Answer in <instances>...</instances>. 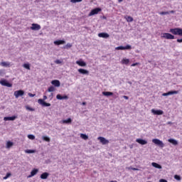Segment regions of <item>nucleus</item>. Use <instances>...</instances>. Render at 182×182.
I'll return each mask as SVG.
<instances>
[{"label": "nucleus", "instance_id": "obj_1", "mask_svg": "<svg viewBox=\"0 0 182 182\" xmlns=\"http://www.w3.org/2000/svg\"><path fill=\"white\" fill-rule=\"evenodd\" d=\"M169 32L172 33V35H178V36H182V28H171ZM178 43H182V38H178L176 40Z\"/></svg>", "mask_w": 182, "mask_h": 182}, {"label": "nucleus", "instance_id": "obj_2", "mask_svg": "<svg viewBox=\"0 0 182 182\" xmlns=\"http://www.w3.org/2000/svg\"><path fill=\"white\" fill-rule=\"evenodd\" d=\"M46 99H48V97L46 95H44L43 100L39 99L38 100V103H39V105H41V106H43V107H49V106H50V103L46 102L44 100H46Z\"/></svg>", "mask_w": 182, "mask_h": 182}, {"label": "nucleus", "instance_id": "obj_3", "mask_svg": "<svg viewBox=\"0 0 182 182\" xmlns=\"http://www.w3.org/2000/svg\"><path fill=\"white\" fill-rule=\"evenodd\" d=\"M161 38H164V39H176V37L174 36V35L170 33H164L161 35Z\"/></svg>", "mask_w": 182, "mask_h": 182}, {"label": "nucleus", "instance_id": "obj_4", "mask_svg": "<svg viewBox=\"0 0 182 182\" xmlns=\"http://www.w3.org/2000/svg\"><path fill=\"white\" fill-rule=\"evenodd\" d=\"M102 11V9L100 8H96L92 10H91V11L89 14V16H93V15H97V14H99V12Z\"/></svg>", "mask_w": 182, "mask_h": 182}, {"label": "nucleus", "instance_id": "obj_5", "mask_svg": "<svg viewBox=\"0 0 182 182\" xmlns=\"http://www.w3.org/2000/svg\"><path fill=\"white\" fill-rule=\"evenodd\" d=\"M152 143H154V144H156V146H159V147H164V144L159 139H152Z\"/></svg>", "mask_w": 182, "mask_h": 182}, {"label": "nucleus", "instance_id": "obj_6", "mask_svg": "<svg viewBox=\"0 0 182 182\" xmlns=\"http://www.w3.org/2000/svg\"><path fill=\"white\" fill-rule=\"evenodd\" d=\"M116 50H126L127 49L130 50L132 49V46L127 45L126 46H118L115 48Z\"/></svg>", "mask_w": 182, "mask_h": 182}, {"label": "nucleus", "instance_id": "obj_7", "mask_svg": "<svg viewBox=\"0 0 182 182\" xmlns=\"http://www.w3.org/2000/svg\"><path fill=\"white\" fill-rule=\"evenodd\" d=\"M0 85H1V86H6L7 87H12V84L8 82L6 80H0Z\"/></svg>", "mask_w": 182, "mask_h": 182}, {"label": "nucleus", "instance_id": "obj_8", "mask_svg": "<svg viewBox=\"0 0 182 182\" xmlns=\"http://www.w3.org/2000/svg\"><path fill=\"white\" fill-rule=\"evenodd\" d=\"M23 95H25V92H23V90H17L14 92V96L16 99H18V97H19V96H23Z\"/></svg>", "mask_w": 182, "mask_h": 182}, {"label": "nucleus", "instance_id": "obj_9", "mask_svg": "<svg viewBox=\"0 0 182 182\" xmlns=\"http://www.w3.org/2000/svg\"><path fill=\"white\" fill-rule=\"evenodd\" d=\"M97 140H99L100 141V143H102V144H103V145L109 144V140L106 139V138H105L103 136H99L97 138Z\"/></svg>", "mask_w": 182, "mask_h": 182}, {"label": "nucleus", "instance_id": "obj_10", "mask_svg": "<svg viewBox=\"0 0 182 182\" xmlns=\"http://www.w3.org/2000/svg\"><path fill=\"white\" fill-rule=\"evenodd\" d=\"M151 113H153V114H156V116H160L161 114H164V112H163V110L161 109L156 110L154 109H152Z\"/></svg>", "mask_w": 182, "mask_h": 182}, {"label": "nucleus", "instance_id": "obj_11", "mask_svg": "<svg viewBox=\"0 0 182 182\" xmlns=\"http://www.w3.org/2000/svg\"><path fill=\"white\" fill-rule=\"evenodd\" d=\"M31 31H40L41 25L38 23H33L32 26L31 27Z\"/></svg>", "mask_w": 182, "mask_h": 182}, {"label": "nucleus", "instance_id": "obj_12", "mask_svg": "<svg viewBox=\"0 0 182 182\" xmlns=\"http://www.w3.org/2000/svg\"><path fill=\"white\" fill-rule=\"evenodd\" d=\"M77 72H78L80 75H89V70H85V69H83V68H79V69L77 70Z\"/></svg>", "mask_w": 182, "mask_h": 182}, {"label": "nucleus", "instance_id": "obj_13", "mask_svg": "<svg viewBox=\"0 0 182 182\" xmlns=\"http://www.w3.org/2000/svg\"><path fill=\"white\" fill-rule=\"evenodd\" d=\"M39 170L38 168H34L31 171V174L28 176V178H31V177H33V176H36L38 174Z\"/></svg>", "mask_w": 182, "mask_h": 182}, {"label": "nucleus", "instance_id": "obj_14", "mask_svg": "<svg viewBox=\"0 0 182 182\" xmlns=\"http://www.w3.org/2000/svg\"><path fill=\"white\" fill-rule=\"evenodd\" d=\"M178 91L174 90V91H169L168 92H165L162 94V96H170L171 95H178Z\"/></svg>", "mask_w": 182, "mask_h": 182}, {"label": "nucleus", "instance_id": "obj_15", "mask_svg": "<svg viewBox=\"0 0 182 182\" xmlns=\"http://www.w3.org/2000/svg\"><path fill=\"white\" fill-rule=\"evenodd\" d=\"M51 84H53L55 87H59V86H60V81L58 80H53L51 81Z\"/></svg>", "mask_w": 182, "mask_h": 182}, {"label": "nucleus", "instance_id": "obj_16", "mask_svg": "<svg viewBox=\"0 0 182 182\" xmlns=\"http://www.w3.org/2000/svg\"><path fill=\"white\" fill-rule=\"evenodd\" d=\"M99 38H104L105 39H107L110 36L107 33H100L98 34Z\"/></svg>", "mask_w": 182, "mask_h": 182}, {"label": "nucleus", "instance_id": "obj_17", "mask_svg": "<svg viewBox=\"0 0 182 182\" xmlns=\"http://www.w3.org/2000/svg\"><path fill=\"white\" fill-rule=\"evenodd\" d=\"M17 118H18V117H16V116L5 117L4 118V122H8V121H9V120L14 121V120H15V119H17Z\"/></svg>", "mask_w": 182, "mask_h": 182}, {"label": "nucleus", "instance_id": "obj_18", "mask_svg": "<svg viewBox=\"0 0 182 182\" xmlns=\"http://www.w3.org/2000/svg\"><path fill=\"white\" fill-rule=\"evenodd\" d=\"M136 143H139V144H142V146H144V144H147V141L142 139H136Z\"/></svg>", "mask_w": 182, "mask_h": 182}, {"label": "nucleus", "instance_id": "obj_19", "mask_svg": "<svg viewBox=\"0 0 182 182\" xmlns=\"http://www.w3.org/2000/svg\"><path fill=\"white\" fill-rule=\"evenodd\" d=\"M168 141L173 144V146H178V141L174 139H168Z\"/></svg>", "mask_w": 182, "mask_h": 182}, {"label": "nucleus", "instance_id": "obj_20", "mask_svg": "<svg viewBox=\"0 0 182 182\" xmlns=\"http://www.w3.org/2000/svg\"><path fill=\"white\" fill-rule=\"evenodd\" d=\"M49 177V173L48 172H44L43 173L40 178H41V180H46V178H48Z\"/></svg>", "mask_w": 182, "mask_h": 182}, {"label": "nucleus", "instance_id": "obj_21", "mask_svg": "<svg viewBox=\"0 0 182 182\" xmlns=\"http://www.w3.org/2000/svg\"><path fill=\"white\" fill-rule=\"evenodd\" d=\"M56 99H58V100H63V99H69V97H68V95H64V96H62L60 95H57L56 96Z\"/></svg>", "mask_w": 182, "mask_h": 182}, {"label": "nucleus", "instance_id": "obj_22", "mask_svg": "<svg viewBox=\"0 0 182 182\" xmlns=\"http://www.w3.org/2000/svg\"><path fill=\"white\" fill-rule=\"evenodd\" d=\"M65 43H66V42L63 40H58L54 41V44L57 45L58 46H59V45H65Z\"/></svg>", "mask_w": 182, "mask_h": 182}, {"label": "nucleus", "instance_id": "obj_23", "mask_svg": "<svg viewBox=\"0 0 182 182\" xmlns=\"http://www.w3.org/2000/svg\"><path fill=\"white\" fill-rule=\"evenodd\" d=\"M76 64L78 65V66H81L82 68L86 66V63L83 60H77Z\"/></svg>", "mask_w": 182, "mask_h": 182}, {"label": "nucleus", "instance_id": "obj_24", "mask_svg": "<svg viewBox=\"0 0 182 182\" xmlns=\"http://www.w3.org/2000/svg\"><path fill=\"white\" fill-rule=\"evenodd\" d=\"M129 63H130V60L127 58H123L121 61V63L122 65H129Z\"/></svg>", "mask_w": 182, "mask_h": 182}, {"label": "nucleus", "instance_id": "obj_25", "mask_svg": "<svg viewBox=\"0 0 182 182\" xmlns=\"http://www.w3.org/2000/svg\"><path fill=\"white\" fill-rule=\"evenodd\" d=\"M0 65L1 66H3L4 68H9L11 66V63L8 62H1Z\"/></svg>", "mask_w": 182, "mask_h": 182}, {"label": "nucleus", "instance_id": "obj_26", "mask_svg": "<svg viewBox=\"0 0 182 182\" xmlns=\"http://www.w3.org/2000/svg\"><path fill=\"white\" fill-rule=\"evenodd\" d=\"M151 166H153V167H155V168H159V169L162 168L161 165H160L156 162H152Z\"/></svg>", "mask_w": 182, "mask_h": 182}, {"label": "nucleus", "instance_id": "obj_27", "mask_svg": "<svg viewBox=\"0 0 182 182\" xmlns=\"http://www.w3.org/2000/svg\"><path fill=\"white\" fill-rule=\"evenodd\" d=\"M23 68H24V69H27V70H31V64L30 63H24L23 65Z\"/></svg>", "mask_w": 182, "mask_h": 182}, {"label": "nucleus", "instance_id": "obj_28", "mask_svg": "<svg viewBox=\"0 0 182 182\" xmlns=\"http://www.w3.org/2000/svg\"><path fill=\"white\" fill-rule=\"evenodd\" d=\"M12 146H14V142L9 141L6 143V149H11V147H12Z\"/></svg>", "mask_w": 182, "mask_h": 182}, {"label": "nucleus", "instance_id": "obj_29", "mask_svg": "<svg viewBox=\"0 0 182 182\" xmlns=\"http://www.w3.org/2000/svg\"><path fill=\"white\" fill-rule=\"evenodd\" d=\"M103 96H113V92H102Z\"/></svg>", "mask_w": 182, "mask_h": 182}, {"label": "nucleus", "instance_id": "obj_30", "mask_svg": "<svg viewBox=\"0 0 182 182\" xmlns=\"http://www.w3.org/2000/svg\"><path fill=\"white\" fill-rule=\"evenodd\" d=\"M125 19H126L127 22H133V17H132L130 16H125Z\"/></svg>", "mask_w": 182, "mask_h": 182}, {"label": "nucleus", "instance_id": "obj_31", "mask_svg": "<svg viewBox=\"0 0 182 182\" xmlns=\"http://www.w3.org/2000/svg\"><path fill=\"white\" fill-rule=\"evenodd\" d=\"M63 123H64V124H68L69 123H72V119L68 118V119H64V120H63Z\"/></svg>", "mask_w": 182, "mask_h": 182}, {"label": "nucleus", "instance_id": "obj_32", "mask_svg": "<svg viewBox=\"0 0 182 182\" xmlns=\"http://www.w3.org/2000/svg\"><path fill=\"white\" fill-rule=\"evenodd\" d=\"M42 139L44 141H47L48 143H49L50 141V138H49L48 136H43Z\"/></svg>", "mask_w": 182, "mask_h": 182}, {"label": "nucleus", "instance_id": "obj_33", "mask_svg": "<svg viewBox=\"0 0 182 182\" xmlns=\"http://www.w3.org/2000/svg\"><path fill=\"white\" fill-rule=\"evenodd\" d=\"M80 138L83 139V140H87V139H89V136H87V135H86L85 134H81Z\"/></svg>", "mask_w": 182, "mask_h": 182}, {"label": "nucleus", "instance_id": "obj_34", "mask_svg": "<svg viewBox=\"0 0 182 182\" xmlns=\"http://www.w3.org/2000/svg\"><path fill=\"white\" fill-rule=\"evenodd\" d=\"M64 49H70V48H72V43H67V45L64 46Z\"/></svg>", "mask_w": 182, "mask_h": 182}, {"label": "nucleus", "instance_id": "obj_35", "mask_svg": "<svg viewBox=\"0 0 182 182\" xmlns=\"http://www.w3.org/2000/svg\"><path fill=\"white\" fill-rule=\"evenodd\" d=\"M35 152H36V151L33 150V149H27V150H26V153H28V154H31L35 153Z\"/></svg>", "mask_w": 182, "mask_h": 182}, {"label": "nucleus", "instance_id": "obj_36", "mask_svg": "<svg viewBox=\"0 0 182 182\" xmlns=\"http://www.w3.org/2000/svg\"><path fill=\"white\" fill-rule=\"evenodd\" d=\"M28 139H29L30 140H35V135L29 134L28 135Z\"/></svg>", "mask_w": 182, "mask_h": 182}, {"label": "nucleus", "instance_id": "obj_37", "mask_svg": "<svg viewBox=\"0 0 182 182\" xmlns=\"http://www.w3.org/2000/svg\"><path fill=\"white\" fill-rule=\"evenodd\" d=\"M48 92H55V87L50 86V87H48Z\"/></svg>", "mask_w": 182, "mask_h": 182}, {"label": "nucleus", "instance_id": "obj_38", "mask_svg": "<svg viewBox=\"0 0 182 182\" xmlns=\"http://www.w3.org/2000/svg\"><path fill=\"white\" fill-rule=\"evenodd\" d=\"M82 1H83V0H70V2L72 4H76L77 2H82Z\"/></svg>", "mask_w": 182, "mask_h": 182}, {"label": "nucleus", "instance_id": "obj_39", "mask_svg": "<svg viewBox=\"0 0 182 182\" xmlns=\"http://www.w3.org/2000/svg\"><path fill=\"white\" fill-rule=\"evenodd\" d=\"M169 14L168 11H162L159 13V15H168Z\"/></svg>", "mask_w": 182, "mask_h": 182}, {"label": "nucleus", "instance_id": "obj_40", "mask_svg": "<svg viewBox=\"0 0 182 182\" xmlns=\"http://www.w3.org/2000/svg\"><path fill=\"white\" fill-rule=\"evenodd\" d=\"M128 168L129 170H133L134 171H139V168H137L129 167Z\"/></svg>", "mask_w": 182, "mask_h": 182}, {"label": "nucleus", "instance_id": "obj_41", "mask_svg": "<svg viewBox=\"0 0 182 182\" xmlns=\"http://www.w3.org/2000/svg\"><path fill=\"white\" fill-rule=\"evenodd\" d=\"M174 178H175L176 180H178V181L181 180V177H180V176H178V175H175V176H174Z\"/></svg>", "mask_w": 182, "mask_h": 182}, {"label": "nucleus", "instance_id": "obj_42", "mask_svg": "<svg viewBox=\"0 0 182 182\" xmlns=\"http://www.w3.org/2000/svg\"><path fill=\"white\" fill-rule=\"evenodd\" d=\"M27 110H30V112H33L35 109L32 107H26Z\"/></svg>", "mask_w": 182, "mask_h": 182}, {"label": "nucleus", "instance_id": "obj_43", "mask_svg": "<svg viewBox=\"0 0 182 182\" xmlns=\"http://www.w3.org/2000/svg\"><path fill=\"white\" fill-rule=\"evenodd\" d=\"M138 65H140V63H135L131 65L132 67L137 66Z\"/></svg>", "mask_w": 182, "mask_h": 182}, {"label": "nucleus", "instance_id": "obj_44", "mask_svg": "<svg viewBox=\"0 0 182 182\" xmlns=\"http://www.w3.org/2000/svg\"><path fill=\"white\" fill-rule=\"evenodd\" d=\"M55 63H57V65H59V64L62 63V61H60V60H56Z\"/></svg>", "mask_w": 182, "mask_h": 182}, {"label": "nucleus", "instance_id": "obj_45", "mask_svg": "<svg viewBox=\"0 0 182 182\" xmlns=\"http://www.w3.org/2000/svg\"><path fill=\"white\" fill-rule=\"evenodd\" d=\"M28 96H30V97H35V94L28 93Z\"/></svg>", "mask_w": 182, "mask_h": 182}, {"label": "nucleus", "instance_id": "obj_46", "mask_svg": "<svg viewBox=\"0 0 182 182\" xmlns=\"http://www.w3.org/2000/svg\"><path fill=\"white\" fill-rule=\"evenodd\" d=\"M9 176H11V173H7L6 176L4 178V180H6V178H8V177H9Z\"/></svg>", "mask_w": 182, "mask_h": 182}, {"label": "nucleus", "instance_id": "obj_47", "mask_svg": "<svg viewBox=\"0 0 182 182\" xmlns=\"http://www.w3.org/2000/svg\"><path fill=\"white\" fill-rule=\"evenodd\" d=\"M159 182H168L166 179H160Z\"/></svg>", "mask_w": 182, "mask_h": 182}, {"label": "nucleus", "instance_id": "obj_48", "mask_svg": "<svg viewBox=\"0 0 182 182\" xmlns=\"http://www.w3.org/2000/svg\"><path fill=\"white\" fill-rule=\"evenodd\" d=\"M124 99H125L126 100H129V97L124 95L123 96Z\"/></svg>", "mask_w": 182, "mask_h": 182}, {"label": "nucleus", "instance_id": "obj_49", "mask_svg": "<svg viewBox=\"0 0 182 182\" xmlns=\"http://www.w3.org/2000/svg\"><path fill=\"white\" fill-rule=\"evenodd\" d=\"M174 12H176V11H173V10H171V11H168L169 14H174Z\"/></svg>", "mask_w": 182, "mask_h": 182}, {"label": "nucleus", "instance_id": "obj_50", "mask_svg": "<svg viewBox=\"0 0 182 182\" xmlns=\"http://www.w3.org/2000/svg\"><path fill=\"white\" fill-rule=\"evenodd\" d=\"M82 106H85L86 102H83L82 103Z\"/></svg>", "mask_w": 182, "mask_h": 182}, {"label": "nucleus", "instance_id": "obj_51", "mask_svg": "<svg viewBox=\"0 0 182 182\" xmlns=\"http://www.w3.org/2000/svg\"><path fill=\"white\" fill-rule=\"evenodd\" d=\"M118 2H123V0H118Z\"/></svg>", "mask_w": 182, "mask_h": 182}, {"label": "nucleus", "instance_id": "obj_52", "mask_svg": "<svg viewBox=\"0 0 182 182\" xmlns=\"http://www.w3.org/2000/svg\"><path fill=\"white\" fill-rule=\"evenodd\" d=\"M109 182H117V181H111Z\"/></svg>", "mask_w": 182, "mask_h": 182}, {"label": "nucleus", "instance_id": "obj_53", "mask_svg": "<svg viewBox=\"0 0 182 182\" xmlns=\"http://www.w3.org/2000/svg\"><path fill=\"white\" fill-rule=\"evenodd\" d=\"M168 124H171V122H168Z\"/></svg>", "mask_w": 182, "mask_h": 182}]
</instances>
